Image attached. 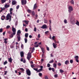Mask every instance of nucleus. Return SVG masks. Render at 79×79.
Returning a JSON list of instances; mask_svg holds the SVG:
<instances>
[{
    "mask_svg": "<svg viewBox=\"0 0 79 79\" xmlns=\"http://www.w3.org/2000/svg\"><path fill=\"white\" fill-rule=\"evenodd\" d=\"M40 68L41 69H40L38 70L37 68H33V69H34L36 71H37V73H39V72H40V71H42L43 69V66L41 65L40 66Z\"/></svg>",
    "mask_w": 79,
    "mask_h": 79,
    "instance_id": "obj_1",
    "label": "nucleus"
},
{
    "mask_svg": "<svg viewBox=\"0 0 79 79\" xmlns=\"http://www.w3.org/2000/svg\"><path fill=\"white\" fill-rule=\"evenodd\" d=\"M31 52H29L28 53L27 58V59L28 60H29L31 59Z\"/></svg>",
    "mask_w": 79,
    "mask_h": 79,
    "instance_id": "obj_2",
    "label": "nucleus"
},
{
    "mask_svg": "<svg viewBox=\"0 0 79 79\" xmlns=\"http://www.w3.org/2000/svg\"><path fill=\"white\" fill-rule=\"evenodd\" d=\"M69 10L68 11L69 13H71L72 11L73 10V7L71 6H69L68 7Z\"/></svg>",
    "mask_w": 79,
    "mask_h": 79,
    "instance_id": "obj_3",
    "label": "nucleus"
},
{
    "mask_svg": "<svg viewBox=\"0 0 79 79\" xmlns=\"http://www.w3.org/2000/svg\"><path fill=\"white\" fill-rule=\"evenodd\" d=\"M12 31L13 32V34L14 35H15L16 34V29L15 28H14L13 26L12 27Z\"/></svg>",
    "mask_w": 79,
    "mask_h": 79,
    "instance_id": "obj_4",
    "label": "nucleus"
},
{
    "mask_svg": "<svg viewBox=\"0 0 79 79\" xmlns=\"http://www.w3.org/2000/svg\"><path fill=\"white\" fill-rule=\"evenodd\" d=\"M6 18H7L6 20H8L9 19H11V16L10 15V14H9L7 15Z\"/></svg>",
    "mask_w": 79,
    "mask_h": 79,
    "instance_id": "obj_5",
    "label": "nucleus"
},
{
    "mask_svg": "<svg viewBox=\"0 0 79 79\" xmlns=\"http://www.w3.org/2000/svg\"><path fill=\"white\" fill-rule=\"evenodd\" d=\"M27 2L26 1V0H21V3L22 5H25L26 4Z\"/></svg>",
    "mask_w": 79,
    "mask_h": 79,
    "instance_id": "obj_6",
    "label": "nucleus"
},
{
    "mask_svg": "<svg viewBox=\"0 0 79 79\" xmlns=\"http://www.w3.org/2000/svg\"><path fill=\"white\" fill-rule=\"evenodd\" d=\"M26 73L28 76H31V71L29 69L26 70Z\"/></svg>",
    "mask_w": 79,
    "mask_h": 79,
    "instance_id": "obj_7",
    "label": "nucleus"
},
{
    "mask_svg": "<svg viewBox=\"0 0 79 79\" xmlns=\"http://www.w3.org/2000/svg\"><path fill=\"white\" fill-rule=\"evenodd\" d=\"M41 29H47V25L44 24L41 27Z\"/></svg>",
    "mask_w": 79,
    "mask_h": 79,
    "instance_id": "obj_8",
    "label": "nucleus"
},
{
    "mask_svg": "<svg viewBox=\"0 0 79 79\" xmlns=\"http://www.w3.org/2000/svg\"><path fill=\"white\" fill-rule=\"evenodd\" d=\"M53 46L54 48H56L57 47V44L56 43H53Z\"/></svg>",
    "mask_w": 79,
    "mask_h": 79,
    "instance_id": "obj_9",
    "label": "nucleus"
},
{
    "mask_svg": "<svg viewBox=\"0 0 79 79\" xmlns=\"http://www.w3.org/2000/svg\"><path fill=\"white\" fill-rule=\"evenodd\" d=\"M21 32L20 30H19L17 31V35H20V34H21Z\"/></svg>",
    "mask_w": 79,
    "mask_h": 79,
    "instance_id": "obj_10",
    "label": "nucleus"
},
{
    "mask_svg": "<svg viewBox=\"0 0 79 79\" xmlns=\"http://www.w3.org/2000/svg\"><path fill=\"white\" fill-rule=\"evenodd\" d=\"M69 64V60H67L65 62V64Z\"/></svg>",
    "mask_w": 79,
    "mask_h": 79,
    "instance_id": "obj_11",
    "label": "nucleus"
},
{
    "mask_svg": "<svg viewBox=\"0 0 79 79\" xmlns=\"http://www.w3.org/2000/svg\"><path fill=\"white\" fill-rule=\"evenodd\" d=\"M4 43H5V44H7V42H8L7 41V40H8V39L7 38H5V39H4Z\"/></svg>",
    "mask_w": 79,
    "mask_h": 79,
    "instance_id": "obj_12",
    "label": "nucleus"
},
{
    "mask_svg": "<svg viewBox=\"0 0 79 79\" xmlns=\"http://www.w3.org/2000/svg\"><path fill=\"white\" fill-rule=\"evenodd\" d=\"M8 61L10 63H11V62H12V59L11 57L8 58Z\"/></svg>",
    "mask_w": 79,
    "mask_h": 79,
    "instance_id": "obj_13",
    "label": "nucleus"
},
{
    "mask_svg": "<svg viewBox=\"0 0 79 79\" xmlns=\"http://www.w3.org/2000/svg\"><path fill=\"white\" fill-rule=\"evenodd\" d=\"M20 55H21V57H23V56H24V53L23 52H21Z\"/></svg>",
    "mask_w": 79,
    "mask_h": 79,
    "instance_id": "obj_14",
    "label": "nucleus"
},
{
    "mask_svg": "<svg viewBox=\"0 0 79 79\" xmlns=\"http://www.w3.org/2000/svg\"><path fill=\"white\" fill-rule=\"evenodd\" d=\"M1 18L2 20H4V19H5V17L4 15H2V16Z\"/></svg>",
    "mask_w": 79,
    "mask_h": 79,
    "instance_id": "obj_15",
    "label": "nucleus"
},
{
    "mask_svg": "<svg viewBox=\"0 0 79 79\" xmlns=\"http://www.w3.org/2000/svg\"><path fill=\"white\" fill-rule=\"evenodd\" d=\"M10 15H12V11H13V9L12 8H10Z\"/></svg>",
    "mask_w": 79,
    "mask_h": 79,
    "instance_id": "obj_16",
    "label": "nucleus"
},
{
    "mask_svg": "<svg viewBox=\"0 0 79 79\" xmlns=\"http://www.w3.org/2000/svg\"><path fill=\"white\" fill-rule=\"evenodd\" d=\"M37 6L36 4H35L34 5L33 10H35V9H36V8H37Z\"/></svg>",
    "mask_w": 79,
    "mask_h": 79,
    "instance_id": "obj_17",
    "label": "nucleus"
},
{
    "mask_svg": "<svg viewBox=\"0 0 79 79\" xmlns=\"http://www.w3.org/2000/svg\"><path fill=\"white\" fill-rule=\"evenodd\" d=\"M70 3L72 5H74V1L73 0H71L70 1Z\"/></svg>",
    "mask_w": 79,
    "mask_h": 79,
    "instance_id": "obj_18",
    "label": "nucleus"
},
{
    "mask_svg": "<svg viewBox=\"0 0 79 79\" xmlns=\"http://www.w3.org/2000/svg\"><path fill=\"white\" fill-rule=\"evenodd\" d=\"M16 3V2L15 1H13L12 2V5H15Z\"/></svg>",
    "mask_w": 79,
    "mask_h": 79,
    "instance_id": "obj_19",
    "label": "nucleus"
},
{
    "mask_svg": "<svg viewBox=\"0 0 79 79\" xmlns=\"http://www.w3.org/2000/svg\"><path fill=\"white\" fill-rule=\"evenodd\" d=\"M9 6H10V5H7V4H6L5 5V8H8V7H9Z\"/></svg>",
    "mask_w": 79,
    "mask_h": 79,
    "instance_id": "obj_20",
    "label": "nucleus"
},
{
    "mask_svg": "<svg viewBox=\"0 0 79 79\" xmlns=\"http://www.w3.org/2000/svg\"><path fill=\"white\" fill-rule=\"evenodd\" d=\"M53 66L54 68H56V63H54L53 64Z\"/></svg>",
    "mask_w": 79,
    "mask_h": 79,
    "instance_id": "obj_21",
    "label": "nucleus"
},
{
    "mask_svg": "<svg viewBox=\"0 0 79 79\" xmlns=\"http://www.w3.org/2000/svg\"><path fill=\"white\" fill-rule=\"evenodd\" d=\"M1 2L2 3H5V2H6V0H1Z\"/></svg>",
    "mask_w": 79,
    "mask_h": 79,
    "instance_id": "obj_22",
    "label": "nucleus"
},
{
    "mask_svg": "<svg viewBox=\"0 0 79 79\" xmlns=\"http://www.w3.org/2000/svg\"><path fill=\"white\" fill-rule=\"evenodd\" d=\"M17 38L18 39V41H20V40L21 39V37H20V36L19 35V36H17Z\"/></svg>",
    "mask_w": 79,
    "mask_h": 79,
    "instance_id": "obj_23",
    "label": "nucleus"
},
{
    "mask_svg": "<svg viewBox=\"0 0 79 79\" xmlns=\"http://www.w3.org/2000/svg\"><path fill=\"white\" fill-rule=\"evenodd\" d=\"M24 23H25L26 24H28V23H29V21L24 20Z\"/></svg>",
    "mask_w": 79,
    "mask_h": 79,
    "instance_id": "obj_24",
    "label": "nucleus"
},
{
    "mask_svg": "<svg viewBox=\"0 0 79 79\" xmlns=\"http://www.w3.org/2000/svg\"><path fill=\"white\" fill-rule=\"evenodd\" d=\"M14 35L13 34V33L11 34V35H10V38H12V37H13V36H14Z\"/></svg>",
    "mask_w": 79,
    "mask_h": 79,
    "instance_id": "obj_25",
    "label": "nucleus"
},
{
    "mask_svg": "<svg viewBox=\"0 0 79 79\" xmlns=\"http://www.w3.org/2000/svg\"><path fill=\"white\" fill-rule=\"evenodd\" d=\"M56 38V37H55V36H53L52 37V40H55V39Z\"/></svg>",
    "mask_w": 79,
    "mask_h": 79,
    "instance_id": "obj_26",
    "label": "nucleus"
},
{
    "mask_svg": "<svg viewBox=\"0 0 79 79\" xmlns=\"http://www.w3.org/2000/svg\"><path fill=\"white\" fill-rule=\"evenodd\" d=\"M44 23H47V22H48V20H46V19H44Z\"/></svg>",
    "mask_w": 79,
    "mask_h": 79,
    "instance_id": "obj_27",
    "label": "nucleus"
},
{
    "mask_svg": "<svg viewBox=\"0 0 79 79\" xmlns=\"http://www.w3.org/2000/svg\"><path fill=\"white\" fill-rule=\"evenodd\" d=\"M76 24L77 25V26H79V22L77 20V22L76 23Z\"/></svg>",
    "mask_w": 79,
    "mask_h": 79,
    "instance_id": "obj_28",
    "label": "nucleus"
},
{
    "mask_svg": "<svg viewBox=\"0 0 79 79\" xmlns=\"http://www.w3.org/2000/svg\"><path fill=\"white\" fill-rule=\"evenodd\" d=\"M25 36V37H26L27 38L28 37V33H26Z\"/></svg>",
    "mask_w": 79,
    "mask_h": 79,
    "instance_id": "obj_29",
    "label": "nucleus"
},
{
    "mask_svg": "<svg viewBox=\"0 0 79 79\" xmlns=\"http://www.w3.org/2000/svg\"><path fill=\"white\" fill-rule=\"evenodd\" d=\"M7 63H8V62H7V61L6 60L4 62V65H5V64H7Z\"/></svg>",
    "mask_w": 79,
    "mask_h": 79,
    "instance_id": "obj_30",
    "label": "nucleus"
},
{
    "mask_svg": "<svg viewBox=\"0 0 79 79\" xmlns=\"http://www.w3.org/2000/svg\"><path fill=\"white\" fill-rule=\"evenodd\" d=\"M35 50V48H34V47H33L32 48V50L31 51V53H33L34 51Z\"/></svg>",
    "mask_w": 79,
    "mask_h": 79,
    "instance_id": "obj_31",
    "label": "nucleus"
},
{
    "mask_svg": "<svg viewBox=\"0 0 79 79\" xmlns=\"http://www.w3.org/2000/svg\"><path fill=\"white\" fill-rule=\"evenodd\" d=\"M64 24H66L67 23V20L66 19H64Z\"/></svg>",
    "mask_w": 79,
    "mask_h": 79,
    "instance_id": "obj_32",
    "label": "nucleus"
},
{
    "mask_svg": "<svg viewBox=\"0 0 79 79\" xmlns=\"http://www.w3.org/2000/svg\"><path fill=\"white\" fill-rule=\"evenodd\" d=\"M24 40H25V43H27V38H25L24 39Z\"/></svg>",
    "mask_w": 79,
    "mask_h": 79,
    "instance_id": "obj_33",
    "label": "nucleus"
},
{
    "mask_svg": "<svg viewBox=\"0 0 79 79\" xmlns=\"http://www.w3.org/2000/svg\"><path fill=\"white\" fill-rule=\"evenodd\" d=\"M54 61H53V60H51L50 61L49 63H53Z\"/></svg>",
    "mask_w": 79,
    "mask_h": 79,
    "instance_id": "obj_34",
    "label": "nucleus"
},
{
    "mask_svg": "<svg viewBox=\"0 0 79 79\" xmlns=\"http://www.w3.org/2000/svg\"><path fill=\"white\" fill-rule=\"evenodd\" d=\"M60 72L61 73H63L64 72V71L63 70L61 69L60 70Z\"/></svg>",
    "mask_w": 79,
    "mask_h": 79,
    "instance_id": "obj_35",
    "label": "nucleus"
},
{
    "mask_svg": "<svg viewBox=\"0 0 79 79\" xmlns=\"http://www.w3.org/2000/svg\"><path fill=\"white\" fill-rule=\"evenodd\" d=\"M20 69V70L21 71H24V69L23 68H20V69Z\"/></svg>",
    "mask_w": 79,
    "mask_h": 79,
    "instance_id": "obj_36",
    "label": "nucleus"
},
{
    "mask_svg": "<svg viewBox=\"0 0 79 79\" xmlns=\"http://www.w3.org/2000/svg\"><path fill=\"white\" fill-rule=\"evenodd\" d=\"M39 76H40V77H41V76H42V73H39Z\"/></svg>",
    "mask_w": 79,
    "mask_h": 79,
    "instance_id": "obj_37",
    "label": "nucleus"
},
{
    "mask_svg": "<svg viewBox=\"0 0 79 79\" xmlns=\"http://www.w3.org/2000/svg\"><path fill=\"white\" fill-rule=\"evenodd\" d=\"M5 8H2L1 10H0V13L2 12L3 10H5Z\"/></svg>",
    "mask_w": 79,
    "mask_h": 79,
    "instance_id": "obj_38",
    "label": "nucleus"
},
{
    "mask_svg": "<svg viewBox=\"0 0 79 79\" xmlns=\"http://www.w3.org/2000/svg\"><path fill=\"white\" fill-rule=\"evenodd\" d=\"M35 47H39V45L36 44L34 45Z\"/></svg>",
    "mask_w": 79,
    "mask_h": 79,
    "instance_id": "obj_39",
    "label": "nucleus"
},
{
    "mask_svg": "<svg viewBox=\"0 0 79 79\" xmlns=\"http://www.w3.org/2000/svg\"><path fill=\"white\" fill-rule=\"evenodd\" d=\"M3 32V28L0 29V33L2 32Z\"/></svg>",
    "mask_w": 79,
    "mask_h": 79,
    "instance_id": "obj_40",
    "label": "nucleus"
},
{
    "mask_svg": "<svg viewBox=\"0 0 79 79\" xmlns=\"http://www.w3.org/2000/svg\"><path fill=\"white\" fill-rule=\"evenodd\" d=\"M27 11L28 12V13H31V10L29 9H28L27 10Z\"/></svg>",
    "mask_w": 79,
    "mask_h": 79,
    "instance_id": "obj_41",
    "label": "nucleus"
},
{
    "mask_svg": "<svg viewBox=\"0 0 79 79\" xmlns=\"http://www.w3.org/2000/svg\"><path fill=\"white\" fill-rule=\"evenodd\" d=\"M21 44L22 45H21V47L22 49H23L24 48V46L23 45V44Z\"/></svg>",
    "mask_w": 79,
    "mask_h": 79,
    "instance_id": "obj_42",
    "label": "nucleus"
},
{
    "mask_svg": "<svg viewBox=\"0 0 79 79\" xmlns=\"http://www.w3.org/2000/svg\"><path fill=\"white\" fill-rule=\"evenodd\" d=\"M19 8V5H18L17 6L16 8L17 10H18Z\"/></svg>",
    "mask_w": 79,
    "mask_h": 79,
    "instance_id": "obj_43",
    "label": "nucleus"
},
{
    "mask_svg": "<svg viewBox=\"0 0 79 79\" xmlns=\"http://www.w3.org/2000/svg\"><path fill=\"white\" fill-rule=\"evenodd\" d=\"M78 58H79V56H77L74 57V58H76V59H78Z\"/></svg>",
    "mask_w": 79,
    "mask_h": 79,
    "instance_id": "obj_44",
    "label": "nucleus"
},
{
    "mask_svg": "<svg viewBox=\"0 0 79 79\" xmlns=\"http://www.w3.org/2000/svg\"><path fill=\"white\" fill-rule=\"evenodd\" d=\"M47 66L48 67V68H49V67H50V64L48 63L47 64Z\"/></svg>",
    "mask_w": 79,
    "mask_h": 79,
    "instance_id": "obj_45",
    "label": "nucleus"
},
{
    "mask_svg": "<svg viewBox=\"0 0 79 79\" xmlns=\"http://www.w3.org/2000/svg\"><path fill=\"white\" fill-rule=\"evenodd\" d=\"M44 78L45 79H48V77H47V76H44Z\"/></svg>",
    "mask_w": 79,
    "mask_h": 79,
    "instance_id": "obj_46",
    "label": "nucleus"
},
{
    "mask_svg": "<svg viewBox=\"0 0 79 79\" xmlns=\"http://www.w3.org/2000/svg\"><path fill=\"white\" fill-rule=\"evenodd\" d=\"M31 67L32 68H35V66H34V65L31 64Z\"/></svg>",
    "mask_w": 79,
    "mask_h": 79,
    "instance_id": "obj_47",
    "label": "nucleus"
},
{
    "mask_svg": "<svg viewBox=\"0 0 79 79\" xmlns=\"http://www.w3.org/2000/svg\"><path fill=\"white\" fill-rule=\"evenodd\" d=\"M58 66H60L61 65V63H58L57 64Z\"/></svg>",
    "mask_w": 79,
    "mask_h": 79,
    "instance_id": "obj_48",
    "label": "nucleus"
},
{
    "mask_svg": "<svg viewBox=\"0 0 79 79\" xmlns=\"http://www.w3.org/2000/svg\"><path fill=\"white\" fill-rule=\"evenodd\" d=\"M32 13L33 15L34 16V15H35V13L34 12V11H32Z\"/></svg>",
    "mask_w": 79,
    "mask_h": 79,
    "instance_id": "obj_49",
    "label": "nucleus"
},
{
    "mask_svg": "<svg viewBox=\"0 0 79 79\" xmlns=\"http://www.w3.org/2000/svg\"><path fill=\"white\" fill-rule=\"evenodd\" d=\"M4 75H6V74H7V71H4Z\"/></svg>",
    "mask_w": 79,
    "mask_h": 79,
    "instance_id": "obj_50",
    "label": "nucleus"
},
{
    "mask_svg": "<svg viewBox=\"0 0 79 79\" xmlns=\"http://www.w3.org/2000/svg\"><path fill=\"white\" fill-rule=\"evenodd\" d=\"M48 32H49V31H47L45 32V34H47Z\"/></svg>",
    "mask_w": 79,
    "mask_h": 79,
    "instance_id": "obj_51",
    "label": "nucleus"
},
{
    "mask_svg": "<svg viewBox=\"0 0 79 79\" xmlns=\"http://www.w3.org/2000/svg\"><path fill=\"white\" fill-rule=\"evenodd\" d=\"M70 63H73V60H70Z\"/></svg>",
    "mask_w": 79,
    "mask_h": 79,
    "instance_id": "obj_52",
    "label": "nucleus"
},
{
    "mask_svg": "<svg viewBox=\"0 0 79 79\" xmlns=\"http://www.w3.org/2000/svg\"><path fill=\"white\" fill-rule=\"evenodd\" d=\"M10 26L9 25H8L6 27V28H7V29H8V28H10Z\"/></svg>",
    "mask_w": 79,
    "mask_h": 79,
    "instance_id": "obj_53",
    "label": "nucleus"
},
{
    "mask_svg": "<svg viewBox=\"0 0 79 79\" xmlns=\"http://www.w3.org/2000/svg\"><path fill=\"white\" fill-rule=\"evenodd\" d=\"M38 38H40V34H38Z\"/></svg>",
    "mask_w": 79,
    "mask_h": 79,
    "instance_id": "obj_54",
    "label": "nucleus"
},
{
    "mask_svg": "<svg viewBox=\"0 0 79 79\" xmlns=\"http://www.w3.org/2000/svg\"><path fill=\"white\" fill-rule=\"evenodd\" d=\"M34 31H35V32H36V27H35L34 28Z\"/></svg>",
    "mask_w": 79,
    "mask_h": 79,
    "instance_id": "obj_55",
    "label": "nucleus"
},
{
    "mask_svg": "<svg viewBox=\"0 0 79 79\" xmlns=\"http://www.w3.org/2000/svg\"><path fill=\"white\" fill-rule=\"evenodd\" d=\"M35 17L36 18V19H37V17H38V15H37L36 14L35 15Z\"/></svg>",
    "mask_w": 79,
    "mask_h": 79,
    "instance_id": "obj_56",
    "label": "nucleus"
},
{
    "mask_svg": "<svg viewBox=\"0 0 79 79\" xmlns=\"http://www.w3.org/2000/svg\"><path fill=\"white\" fill-rule=\"evenodd\" d=\"M76 62H77V63H78L79 62V60H78V59H76Z\"/></svg>",
    "mask_w": 79,
    "mask_h": 79,
    "instance_id": "obj_57",
    "label": "nucleus"
},
{
    "mask_svg": "<svg viewBox=\"0 0 79 79\" xmlns=\"http://www.w3.org/2000/svg\"><path fill=\"white\" fill-rule=\"evenodd\" d=\"M10 48H14V46H13L10 45Z\"/></svg>",
    "mask_w": 79,
    "mask_h": 79,
    "instance_id": "obj_58",
    "label": "nucleus"
},
{
    "mask_svg": "<svg viewBox=\"0 0 79 79\" xmlns=\"http://www.w3.org/2000/svg\"><path fill=\"white\" fill-rule=\"evenodd\" d=\"M54 77H58V75L56 74L55 75H54Z\"/></svg>",
    "mask_w": 79,
    "mask_h": 79,
    "instance_id": "obj_59",
    "label": "nucleus"
},
{
    "mask_svg": "<svg viewBox=\"0 0 79 79\" xmlns=\"http://www.w3.org/2000/svg\"><path fill=\"white\" fill-rule=\"evenodd\" d=\"M40 47L41 48L42 51H43L44 50V48H41L40 46Z\"/></svg>",
    "mask_w": 79,
    "mask_h": 79,
    "instance_id": "obj_60",
    "label": "nucleus"
},
{
    "mask_svg": "<svg viewBox=\"0 0 79 79\" xmlns=\"http://www.w3.org/2000/svg\"><path fill=\"white\" fill-rule=\"evenodd\" d=\"M48 69L49 70V71H51V70H52V68L51 67H49Z\"/></svg>",
    "mask_w": 79,
    "mask_h": 79,
    "instance_id": "obj_61",
    "label": "nucleus"
},
{
    "mask_svg": "<svg viewBox=\"0 0 79 79\" xmlns=\"http://www.w3.org/2000/svg\"><path fill=\"white\" fill-rule=\"evenodd\" d=\"M47 50L48 51H49V48L48 47H47Z\"/></svg>",
    "mask_w": 79,
    "mask_h": 79,
    "instance_id": "obj_62",
    "label": "nucleus"
},
{
    "mask_svg": "<svg viewBox=\"0 0 79 79\" xmlns=\"http://www.w3.org/2000/svg\"><path fill=\"white\" fill-rule=\"evenodd\" d=\"M8 34H11V31H8Z\"/></svg>",
    "mask_w": 79,
    "mask_h": 79,
    "instance_id": "obj_63",
    "label": "nucleus"
},
{
    "mask_svg": "<svg viewBox=\"0 0 79 79\" xmlns=\"http://www.w3.org/2000/svg\"><path fill=\"white\" fill-rule=\"evenodd\" d=\"M25 31L26 32H27V28H26L25 29Z\"/></svg>",
    "mask_w": 79,
    "mask_h": 79,
    "instance_id": "obj_64",
    "label": "nucleus"
}]
</instances>
